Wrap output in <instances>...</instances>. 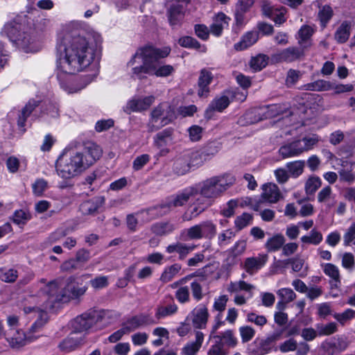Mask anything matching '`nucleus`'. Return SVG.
Here are the masks:
<instances>
[{"mask_svg":"<svg viewBox=\"0 0 355 355\" xmlns=\"http://www.w3.org/2000/svg\"><path fill=\"white\" fill-rule=\"evenodd\" d=\"M351 23L344 21L335 33L334 38L338 43L345 42L349 37Z\"/></svg>","mask_w":355,"mask_h":355,"instance_id":"42","label":"nucleus"},{"mask_svg":"<svg viewBox=\"0 0 355 355\" xmlns=\"http://www.w3.org/2000/svg\"><path fill=\"white\" fill-rule=\"evenodd\" d=\"M84 31L73 24L68 25L60 35L56 46V76L61 87L67 78L92 64L93 71L83 78L84 84L70 92L84 89L98 73V63L94 62L96 49L83 35Z\"/></svg>","mask_w":355,"mask_h":355,"instance_id":"1","label":"nucleus"},{"mask_svg":"<svg viewBox=\"0 0 355 355\" xmlns=\"http://www.w3.org/2000/svg\"><path fill=\"white\" fill-rule=\"evenodd\" d=\"M184 14L182 8L179 6H171L168 10V21L171 26L174 27L180 24L182 20Z\"/></svg>","mask_w":355,"mask_h":355,"instance_id":"46","label":"nucleus"},{"mask_svg":"<svg viewBox=\"0 0 355 355\" xmlns=\"http://www.w3.org/2000/svg\"><path fill=\"white\" fill-rule=\"evenodd\" d=\"M47 307L48 306L44 304L40 306H24V313L26 315L31 318H37L36 320L26 333V335H34L37 336V338L40 336L39 333L48 320V315L46 311Z\"/></svg>","mask_w":355,"mask_h":355,"instance_id":"8","label":"nucleus"},{"mask_svg":"<svg viewBox=\"0 0 355 355\" xmlns=\"http://www.w3.org/2000/svg\"><path fill=\"white\" fill-rule=\"evenodd\" d=\"M279 153L284 159L299 156L303 153L301 141L295 140L283 145L279 149Z\"/></svg>","mask_w":355,"mask_h":355,"instance_id":"25","label":"nucleus"},{"mask_svg":"<svg viewBox=\"0 0 355 355\" xmlns=\"http://www.w3.org/2000/svg\"><path fill=\"white\" fill-rule=\"evenodd\" d=\"M171 52V48H155L153 46H145L139 48L129 61L128 64L134 65L137 60H141L142 64L132 68V73L139 78L143 74L155 76L157 77H168L172 75L175 69L172 65L162 64L161 59L166 58Z\"/></svg>","mask_w":355,"mask_h":355,"instance_id":"3","label":"nucleus"},{"mask_svg":"<svg viewBox=\"0 0 355 355\" xmlns=\"http://www.w3.org/2000/svg\"><path fill=\"white\" fill-rule=\"evenodd\" d=\"M267 254H259L257 257H248L245 259L243 268L247 273L253 275L266 263Z\"/></svg>","mask_w":355,"mask_h":355,"instance_id":"24","label":"nucleus"},{"mask_svg":"<svg viewBox=\"0 0 355 355\" xmlns=\"http://www.w3.org/2000/svg\"><path fill=\"white\" fill-rule=\"evenodd\" d=\"M196 340L187 343L182 349L181 355H196L200 350L204 340L202 332L197 331L195 333Z\"/></svg>","mask_w":355,"mask_h":355,"instance_id":"29","label":"nucleus"},{"mask_svg":"<svg viewBox=\"0 0 355 355\" xmlns=\"http://www.w3.org/2000/svg\"><path fill=\"white\" fill-rule=\"evenodd\" d=\"M153 318L148 314L141 313L135 315L123 323L129 333L139 329L142 326L155 324Z\"/></svg>","mask_w":355,"mask_h":355,"instance_id":"23","label":"nucleus"},{"mask_svg":"<svg viewBox=\"0 0 355 355\" xmlns=\"http://www.w3.org/2000/svg\"><path fill=\"white\" fill-rule=\"evenodd\" d=\"M178 310L172 295H166L160 300L155 309V316L159 320L175 315Z\"/></svg>","mask_w":355,"mask_h":355,"instance_id":"15","label":"nucleus"},{"mask_svg":"<svg viewBox=\"0 0 355 355\" xmlns=\"http://www.w3.org/2000/svg\"><path fill=\"white\" fill-rule=\"evenodd\" d=\"M82 340V336H78L77 333L73 331L67 338L64 339L59 344V347L62 351L68 352L78 347L80 345Z\"/></svg>","mask_w":355,"mask_h":355,"instance_id":"31","label":"nucleus"},{"mask_svg":"<svg viewBox=\"0 0 355 355\" xmlns=\"http://www.w3.org/2000/svg\"><path fill=\"white\" fill-rule=\"evenodd\" d=\"M262 189L261 198L266 202L275 203L282 198L280 191L275 184L269 183L264 184Z\"/></svg>","mask_w":355,"mask_h":355,"instance_id":"28","label":"nucleus"},{"mask_svg":"<svg viewBox=\"0 0 355 355\" xmlns=\"http://www.w3.org/2000/svg\"><path fill=\"white\" fill-rule=\"evenodd\" d=\"M157 209V207H153L135 214H128L126 216L128 228L131 232H136L139 221L141 223L149 222L157 215L156 213Z\"/></svg>","mask_w":355,"mask_h":355,"instance_id":"14","label":"nucleus"},{"mask_svg":"<svg viewBox=\"0 0 355 355\" xmlns=\"http://www.w3.org/2000/svg\"><path fill=\"white\" fill-rule=\"evenodd\" d=\"M102 149L96 144L88 141L82 146L64 153L58 159L56 171L63 179L79 175L93 165L102 155Z\"/></svg>","mask_w":355,"mask_h":355,"instance_id":"2","label":"nucleus"},{"mask_svg":"<svg viewBox=\"0 0 355 355\" xmlns=\"http://www.w3.org/2000/svg\"><path fill=\"white\" fill-rule=\"evenodd\" d=\"M324 273L331 278V284L336 288L340 284V276L338 268L331 263L321 264Z\"/></svg>","mask_w":355,"mask_h":355,"instance_id":"33","label":"nucleus"},{"mask_svg":"<svg viewBox=\"0 0 355 355\" xmlns=\"http://www.w3.org/2000/svg\"><path fill=\"white\" fill-rule=\"evenodd\" d=\"M317 330L319 336H329L336 332L338 327L336 323L332 322L326 324L318 325Z\"/></svg>","mask_w":355,"mask_h":355,"instance_id":"60","label":"nucleus"},{"mask_svg":"<svg viewBox=\"0 0 355 355\" xmlns=\"http://www.w3.org/2000/svg\"><path fill=\"white\" fill-rule=\"evenodd\" d=\"M259 39V33L257 31H250L242 36L239 42L234 44L236 51H243L255 44Z\"/></svg>","mask_w":355,"mask_h":355,"instance_id":"32","label":"nucleus"},{"mask_svg":"<svg viewBox=\"0 0 355 355\" xmlns=\"http://www.w3.org/2000/svg\"><path fill=\"white\" fill-rule=\"evenodd\" d=\"M239 331L243 343L250 341L255 336V330L250 326H242L239 327Z\"/></svg>","mask_w":355,"mask_h":355,"instance_id":"63","label":"nucleus"},{"mask_svg":"<svg viewBox=\"0 0 355 355\" xmlns=\"http://www.w3.org/2000/svg\"><path fill=\"white\" fill-rule=\"evenodd\" d=\"M184 153L192 170L201 166L206 162L200 149L196 150H187Z\"/></svg>","mask_w":355,"mask_h":355,"instance_id":"38","label":"nucleus"},{"mask_svg":"<svg viewBox=\"0 0 355 355\" xmlns=\"http://www.w3.org/2000/svg\"><path fill=\"white\" fill-rule=\"evenodd\" d=\"M212 337L222 342L223 346L225 345L230 348H234L238 344L237 338L235 336L233 331L230 329L223 331L220 335H214Z\"/></svg>","mask_w":355,"mask_h":355,"instance_id":"40","label":"nucleus"},{"mask_svg":"<svg viewBox=\"0 0 355 355\" xmlns=\"http://www.w3.org/2000/svg\"><path fill=\"white\" fill-rule=\"evenodd\" d=\"M322 180L320 177L312 175L309 176L304 183V191L306 195H314L316 191L321 187Z\"/></svg>","mask_w":355,"mask_h":355,"instance_id":"43","label":"nucleus"},{"mask_svg":"<svg viewBox=\"0 0 355 355\" xmlns=\"http://www.w3.org/2000/svg\"><path fill=\"white\" fill-rule=\"evenodd\" d=\"M173 132L172 128H167L158 132L154 137V142L158 147H162L166 144L167 141L171 139Z\"/></svg>","mask_w":355,"mask_h":355,"instance_id":"51","label":"nucleus"},{"mask_svg":"<svg viewBox=\"0 0 355 355\" xmlns=\"http://www.w3.org/2000/svg\"><path fill=\"white\" fill-rule=\"evenodd\" d=\"M252 216L248 213H243L242 215L236 217L234 221L235 226L239 230H242L251 223Z\"/></svg>","mask_w":355,"mask_h":355,"instance_id":"64","label":"nucleus"},{"mask_svg":"<svg viewBox=\"0 0 355 355\" xmlns=\"http://www.w3.org/2000/svg\"><path fill=\"white\" fill-rule=\"evenodd\" d=\"M304 87L306 90L309 91H329L334 88V85L327 80H318L315 82L305 85Z\"/></svg>","mask_w":355,"mask_h":355,"instance_id":"45","label":"nucleus"},{"mask_svg":"<svg viewBox=\"0 0 355 355\" xmlns=\"http://www.w3.org/2000/svg\"><path fill=\"white\" fill-rule=\"evenodd\" d=\"M348 345L349 342L346 337H333L321 344L322 355H336L345 351Z\"/></svg>","mask_w":355,"mask_h":355,"instance_id":"13","label":"nucleus"},{"mask_svg":"<svg viewBox=\"0 0 355 355\" xmlns=\"http://www.w3.org/2000/svg\"><path fill=\"white\" fill-rule=\"evenodd\" d=\"M268 57L264 54H259L252 58L250 62V67L255 71H259L267 66Z\"/></svg>","mask_w":355,"mask_h":355,"instance_id":"53","label":"nucleus"},{"mask_svg":"<svg viewBox=\"0 0 355 355\" xmlns=\"http://www.w3.org/2000/svg\"><path fill=\"white\" fill-rule=\"evenodd\" d=\"M304 46H289L273 54L272 59L277 62H293L299 60L305 55Z\"/></svg>","mask_w":355,"mask_h":355,"instance_id":"12","label":"nucleus"},{"mask_svg":"<svg viewBox=\"0 0 355 355\" xmlns=\"http://www.w3.org/2000/svg\"><path fill=\"white\" fill-rule=\"evenodd\" d=\"M246 242L244 240H239L228 250V256L226 261L228 265L233 266L238 262V257L244 253L246 250Z\"/></svg>","mask_w":355,"mask_h":355,"instance_id":"27","label":"nucleus"},{"mask_svg":"<svg viewBox=\"0 0 355 355\" xmlns=\"http://www.w3.org/2000/svg\"><path fill=\"white\" fill-rule=\"evenodd\" d=\"M174 170L179 175H184L192 170L190 164H189V161H187V155L184 152L175 161Z\"/></svg>","mask_w":355,"mask_h":355,"instance_id":"47","label":"nucleus"},{"mask_svg":"<svg viewBox=\"0 0 355 355\" xmlns=\"http://www.w3.org/2000/svg\"><path fill=\"white\" fill-rule=\"evenodd\" d=\"M313 29L308 26L304 25L297 32V39L298 40V44L301 46H304V49H306L311 45V37L313 33Z\"/></svg>","mask_w":355,"mask_h":355,"instance_id":"35","label":"nucleus"},{"mask_svg":"<svg viewBox=\"0 0 355 355\" xmlns=\"http://www.w3.org/2000/svg\"><path fill=\"white\" fill-rule=\"evenodd\" d=\"M284 108L280 105H265L247 112L245 116L250 119V123H254L266 119L274 118L284 112Z\"/></svg>","mask_w":355,"mask_h":355,"instance_id":"10","label":"nucleus"},{"mask_svg":"<svg viewBox=\"0 0 355 355\" xmlns=\"http://www.w3.org/2000/svg\"><path fill=\"white\" fill-rule=\"evenodd\" d=\"M300 239L302 243L318 245L322 242L323 236L320 232L313 229L309 235H304Z\"/></svg>","mask_w":355,"mask_h":355,"instance_id":"50","label":"nucleus"},{"mask_svg":"<svg viewBox=\"0 0 355 355\" xmlns=\"http://www.w3.org/2000/svg\"><path fill=\"white\" fill-rule=\"evenodd\" d=\"M182 266L180 263H174L166 266L160 275L159 281L163 284L172 281L180 272Z\"/></svg>","mask_w":355,"mask_h":355,"instance_id":"37","label":"nucleus"},{"mask_svg":"<svg viewBox=\"0 0 355 355\" xmlns=\"http://www.w3.org/2000/svg\"><path fill=\"white\" fill-rule=\"evenodd\" d=\"M302 142V151L306 152L313 148V146L319 141V137L316 135L306 136L300 139Z\"/></svg>","mask_w":355,"mask_h":355,"instance_id":"62","label":"nucleus"},{"mask_svg":"<svg viewBox=\"0 0 355 355\" xmlns=\"http://www.w3.org/2000/svg\"><path fill=\"white\" fill-rule=\"evenodd\" d=\"M228 18L224 13H218L214 19V21L210 26V32L216 35L220 36L225 24H228Z\"/></svg>","mask_w":355,"mask_h":355,"instance_id":"39","label":"nucleus"},{"mask_svg":"<svg viewBox=\"0 0 355 355\" xmlns=\"http://www.w3.org/2000/svg\"><path fill=\"white\" fill-rule=\"evenodd\" d=\"M44 292L46 293L52 302H57L62 300L63 295L61 296L58 294V287L55 282H51L47 284L44 288Z\"/></svg>","mask_w":355,"mask_h":355,"instance_id":"57","label":"nucleus"},{"mask_svg":"<svg viewBox=\"0 0 355 355\" xmlns=\"http://www.w3.org/2000/svg\"><path fill=\"white\" fill-rule=\"evenodd\" d=\"M254 0H238L236 4L235 19L238 25H242L244 22V15L254 5Z\"/></svg>","mask_w":355,"mask_h":355,"instance_id":"30","label":"nucleus"},{"mask_svg":"<svg viewBox=\"0 0 355 355\" xmlns=\"http://www.w3.org/2000/svg\"><path fill=\"white\" fill-rule=\"evenodd\" d=\"M279 338L280 334L274 333L266 339H262L259 341L255 340L253 343L255 347L252 349V352L254 355H265L270 353L273 347L274 343L278 340Z\"/></svg>","mask_w":355,"mask_h":355,"instance_id":"21","label":"nucleus"},{"mask_svg":"<svg viewBox=\"0 0 355 355\" xmlns=\"http://www.w3.org/2000/svg\"><path fill=\"white\" fill-rule=\"evenodd\" d=\"M155 97L153 95L144 97H134L128 101L125 111L141 112L147 110L155 102Z\"/></svg>","mask_w":355,"mask_h":355,"instance_id":"18","label":"nucleus"},{"mask_svg":"<svg viewBox=\"0 0 355 355\" xmlns=\"http://www.w3.org/2000/svg\"><path fill=\"white\" fill-rule=\"evenodd\" d=\"M175 297L180 304H185L190 301V293L188 286H180L175 293Z\"/></svg>","mask_w":355,"mask_h":355,"instance_id":"59","label":"nucleus"},{"mask_svg":"<svg viewBox=\"0 0 355 355\" xmlns=\"http://www.w3.org/2000/svg\"><path fill=\"white\" fill-rule=\"evenodd\" d=\"M317 200L319 203L325 205L327 209H331L335 204V199L331 187L326 186L323 187L318 192Z\"/></svg>","mask_w":355,"mask_h":355,"instance_id":"34","label":"nucleus"},{"mask_svg":"<svg viewBox=\"0 0 355 355\" xmlns=\"http://www.w3.org/2000/svg\"><path fill=\"white\" fill-rule=\"evenodd\" d=\"M19 19L14 20L6 24L3 28V32L9 37V39L16 42L20 46L25 52H35L37 49L32 46L35 40L28 33L21 32L22 26Z\"/></svg>","mask_w":355,"mask_h":355,"instance_id":"5","label":"nucleus"},{"mask_svg":"<svg viewBox=\"0 0 355 355\" xmlns=\"http://www.w3.org/2000/svg\"><path fill=\"white\" fill-rule=\"evenodd\" d=\"M333 317L342 326H344L355 317V311L352 309H347L343 313L333 314Z\"/></svg>","mask_w":355,"mask_h":355,"instance_id":"55","label":"nucleus"},{"mask_svg":"<svg viewBox=\"0 0 355 355\" xmlns=\"http://www.w3.org/2000/svg\"><path fill=\"white\" fill-rule=\"evenodd\" d=\"M235 236V233L230 229L225 230L220 232L217 237L218 245L220 248H223L229 245L233 238Z\"/></svg>","mask_w":355,"mask_h":355,"instance_id":"56","label":"nucleus"},{"mask_svg":"<svg viewBox=\"0 0 355 355\" xmlns=\"http://www.w3.org/2000/svg\"><path fill=\"white\" fill-rule=\"evenodd\" d=\"M305 162L303 160H297L287 163L286 168L293 178H297L302 174Z\"/></svg>","mask_w":355,"mask_h":355,"instance_id":"52","label":"nucleus"},{"mask_svg":"<svg viewBox=\"0 0 355 355\" xmlns=\"http://www.w3.org/2000/svg\"><path fill=\"white\" fill-rule=\"evenodd\" d=\"M48 188V182L43 178L37 179L32 184L33 193L37 196H42L43 193Z\"/></svg>","mask_w":355,"mask_h":355,"instance_id":"61","label":"nucleus"},{"mask_svg":"<svg viewBox=\"0 0 355 355\" xmlns=\"http://www.w3.org/2000/svg\"><path fill=\"white\" fill-rule=\"evenodd\" d=\"M38 105V101L31 100L22 109L21 113L19 116L17 124L19 127H24L26 118L30 115L33 110Z\"/></svg>","mask_w":355,"mask_h":355,"instance_id":"48","label":"nucleus"},{"mask_svg":"<svg viewBox=\"0 0 355 355\" xmlns=\"http://www.w3.org/2000/svg\"><path fill=\"white\" fill-rule=\"evenodd\" d=\"M192 324L195 329H205L209 318V311L205 304H200L192 311Z\"/></svg>","mask_w":355,"mask_h":355,"instance_id":"22","label":"nucleus"},{"mask_svg":"<svg viewBox=\"0 0 355 355\" xmlns=\"http://www.w3.org/2000/svg\"><path fill=\"white\" fill-rule=\"evenodd\" d=\"M333 15L334 11L331 6L325 5L320 8L318 17L322 28H325L327 26V24L331 20Z\"/></svg>","mask_w":355,"mask_h":355,"instance_id":"49","label":"nucleus"},{"mask_svg":"<svg viewBox=\"0 0 355 355\" xmlns=\"http://www.w3.org/2000/svg\"><path fill=\"white\" fill-rule=\"evenodd\" d=\"M105 315L103 310L89 309L77 316L71 322V327L76 333L83 332L92 328L101 321Z\"/></svg>","mask_w":355,"mask_h":355,"instance_id":"7","label":"nucleus"},{"mask_svg":"<svg viewBox=\"0 0 355 355\" xmlns=\"http://www.w3.org/2000/svg\"><path fill=\"white\" fill-rule=\"evenodd\" d=\"M285 241V238L282 234H277L267 240L265 247L269 252H277L282 249Z\"/></svg>","mask_w":355,"mask_h":355,"instance_id":"41","label":"nucleus"},{"mask_svg":"<svg viewBox=\"0 0 355 355\" xmlns=\"http://www.w3.org/2000/svg\"><path fill=\"white\" fill-rule=\"evenodd\" d=\"M37 338V336L26 335L24 331L17 329L9 331L6 334V340L9 346L13 349H19Z\"/></svg>","mask_w":355,"mask_h":355,"instance_id":"16","label":"nucleus"},{"mask_svg":"<svg viewBox=\"0 0 355 355\" xmlns=\"http://www.w3.org/2000/svg\"><path fill=\"white\" fill-rule=\"evenodd\" d=\"M184 232L189 240H211L216 235L217 226L212 220H207L185 230Z\"/></svg>","mask_w":355,"mask_h":355,"instance_id":"9","label":"nucleus"},{"mask_svg":"<svg viewBox=\"0 0 355 355\" xmlns=\"http://www.w3.org/2000/svg\"><path fill=\"white\" fill-rule=\"evenodd\" d=\"M221 148V144L216 141H210L205 144L200 150L206 162L210 160Z\"/></svg>","mask_w":355,"mask_h":355,"instance_id":"36","label":"nucleus"},{"mask_svg":"<svg viewBox=\"0 0 355 355\" xmlns=\"http://www.w3.org/2000/svg\"><path fill=\"white\" fill-rule=\"evenodd\" d=\"M196 196V189L193 187H189L183 190L179 191L176 194L172 195L168 197L166 201L157 207V209H171L175 207H181L184 205L189 200Z\"/></svg>","mask_w":355,"mask_h":355,"instance_id":"11","label":"nucleus"},{"mask_svg":"<svg viewBox=\"0 0 355 355\" xmlns=\"http://www.w3.org/2000/svg\"><path fill=\"white\" fill-rule=\"evenodd\" d=\"M236 182V178L230 173H225L199 182L193 186L196 189V195L205 198L216 199L221 196Z\"/></svg>","mask_w":355,"mask_h":355,"instance_id":"4","label":"nucleus"},{"mask_svg":"<svg viewBox=\"0 0 355 355\" xmlns=\"http://www.w3.org/2000/svg\"><path fill=\"white\" fill-rule=\"evenodd\" d=\"M105 198L103 196L95 197L83 202L80 206V211L84 215L94 214L104 204Z\"/></svg>","mask_w":355,"mask_h":355,"instance_id":"26","label":"nucleus"},{"mask_svg":"<svg viewBox=\"0 0 355 355\" xmlns=\"http://www.w3.org/2000/svg\"><path fill=\"white\" fill-rule=\"evenodd\" d=\"M214 79V75L209 69L204 68L200 71L198 80V96L207 98L210 93L209 85Z\"/></svg>","mask_w":355,"mask_h":355,"instance_id":"20","label":"nucleus"},{"mask_svg":"<svg viewBox=\"0 0 355 355\" xmlns=\"http://www.w3.org/2000/svg\"><path fill=\"white\" fill-rule=\"evenodd\" d=\"M178 43L181 46L184 48L198 49L202 53L207 51L206 46L201 45L195 38L190 36L180 37Z\"/></svg>","mask_w":355,"mask_h":355,"instance_id":"44","label":"nucleus"},{"mask_svg":"<svg viewBox=\"0 0 355 355\" xmlns=\"http://www.w3.org/2000/svg\"><path fill=\"white\" fill-rule=\"evenodd\" d=\"M175 118L174 109L166 103L157 105L150 112L148 128L155 132L171 123Z\"/></svg>","mask_w":355,"mask_h":355,"instance_id":"6","label":"nucleus"},{"mask_svg":"<svg viewBox=\"0 0 355 355\" xmlns=\"http://www.w3.org/2000/svg\"><path fill=\"white\" fill-rule=\"evenodd\" d=\"M232 93L227 92V89L223 91L220 94L216 96L210 102L206 110L207 114L211 112H222L231 103Z\"/></svg>","mask_w":355,"mask_h":355,"instance_id":"19","label":"nucleus"},{"mask_svg":"<svg viewBox=\"0 0 355 355\" xmlns=\"http://www.w3.org/2000/svg\"><path fill=\"white\" fill-rule=\"evenodd\" d=\"M261 10L265 16L273 20L276 24L281 25L286 20L285 17L286 8L283 6L275 7L268 0L263 1Z\"/></svg>","mask_w":355,"mask_h":355,"instance_id":"17","label":"nucleus"},{"mask_svg":"<svg viewBox=\"0 0 355 355\" xmlns=\"http://www.w3.org/2000/svg\"><path fill=\"white\" fill-rule=\"evenodd\" d=\"M174 230L173 225L169 223H157L151 226V231L157 235H166Z\"/></svg>","mask_w":355,"mask_h":355,"instance_id":"54","label":"nucleus"},{"mask_svg":"<svg viewBox=\"0 0 355 355\" xmlns=\"http://www.w3.org/2000/svg\"><path fill=\"white\" fill-rule=\"evenodd\" d=\"M254 288V286L244 281L231 282L227 287V291L230 293H237L241 291H250Z\"/></svg>","mask_w":355,"mask_h":355,"instance_id":"58","label":"nucleus"}]
</instances>
